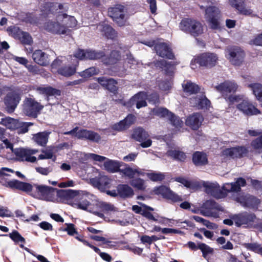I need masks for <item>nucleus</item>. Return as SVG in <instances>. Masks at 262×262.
I'll use <instances>...</instances> for the list:
<instances>
[{"mask_svg": "<svg viewBox=\"0 0 262 262\" xmlns=\"http://www.w3.org/2000/svg\"><path fill=\"white\" fill-rule=\"evenodd\" d=\"M63 5L57 3H47L42 10V14L49 15L50 12L55 13L56 18L48 20L43 25V28L46 31L53 34L68 35L70 33V28L76 26L77 21L71 16L63 13L62 10H65Z\"/></svg>", "mask_w": 262, "mask_h": 262, "instance_id": "nucleus-1", "label": "nucleus"}, {"mask_svg": "<svg viewBox=\"0 0 262 262\" xmlns=\"http://www.w3.org/2000/svg\"><path fill=\"white\" fill-rule=\"evenodd\" d=\"M230 105L235 104L236 108L246 116L257 115L260 112L249 100L244 99L243 95H231L228 97Z\"/></svg>", "mask_w": 262, "mask_h": 262, "instance_id": "nucleus-2", "label": "nucleus"}, {"mask_svg": "<svg viewBox=\"0 0 262 262\" xmlns=\"http://www.w3.org/2000/svg\"><path fill=\"white\" fill-rule=\"evenodd\" d=\"M179 28L182 31L189 33L194 37L198 36L203 32L202 24L191 18L183 19L179 24Z\"/></svg>", "mask_w": 262, "mask_h": 262, "instance_id": "nucleus-3", "label": "nucleus"}, {"mask_svg": "<svg viewBox=\"0 0 262 262\" xmlns=\"http://www.w3.org/2000/svg\"><path fill=\"white\" fill-rule=\"evenodd\" d=\"M155 66L164 70L166 74L169 77V79L165 81H162L159 84L160 89L163 91L169 90L171 88L172 81L171 77L173 75L174 71L173 64L170 62H167L164 59L157 61Z\"/></svg>", "mask_w": 262, "mask_h": 262, "instance_id": "nucleus-4", "label": "nucleus"}, {"mask_svg": "<svg viewBox=\"0 0 262 262\" xmlns=\"http://www.w3.org/2000/svg\"><path fill=\"white\" fill-rule=\"evenodd\" d=\"M237 227H252L257 223V219L252 213L243 212L231 216Z\"/></svg>", "mask_w": 262, "mask_h": 262, "instance_id": "nucleus-5", "label": "nucleus"}, {"mask_svg": "<svg viewBox=\"0 0 262 262\" xmlns=\"http://www.w3.org/2000/svg\"><path fill=\"white\" fill-rule=\"evenodd\" d=\"M152 112L154 115L158 117L168 119L171 124L178 130H179L183 125V121L180 118L175 116L166 108L156 107L152 110Z\"/></svg>", "mask_w": 262, "mask_h": 262, "instance_id": "nucleus-6", "label": "nucleus"}, {"mask_svg": "<svg viewBox=\"0 0 262 262\" xmlns=\"http://www.w3.org/2000/svg\"><path fill=\"white\" fill-rule=\"evenodd\" d=\"M56 191L57 190L53 187L37 184L32 196L48 201H53Z\"/></svg>", "mask_w": 262, "mask_h": 262, "instance_id": "nucleus-7", "label": "nucleus"}, {"mask_svg": "<svg viewBox=\"0 0 262 262\" xmlns=\"http://www.w3.org/2000/svg\"><path fill=\"white\" fill-rule=\"evenodd\" d=\"M226 58L234 65L239 66L244 61L245 53L238 47H228L226 50Z\"/></svg>", "mask_w": 262, "mask_h": 262, "instance_id": "nucleus-8", "label": "nucleus"}, {"mask_svg": "<svg viewBox=\"0 0 262 262\" xmlns=\"http://www.w3.org/2000/svg\"><path fill=\"white\" fill-rule=\"evenodd\" d=\"M220 14V10L215 6H209L205 9V19L211 29H216L219 28V18Z\"/></svg>", "mask_w": 262, "mask_h": 262, "instance_id": "nucleus-9", "label": "nucleus"}, {"mask_svg": "<svg viewBox=\"0 0 262 262\" xmlns=\"http://www.w3.org/2000/svg\"><path fill=\"white\" fill-rule=\"evenodd\" d=\"M223 211V208L212 200L206 201L202 206L200 213L205 216H219V211Z\"/></svg>", "mask_w": 262, "mask_h": 262, "instance_id": "nucleus-10", "label": "nucleus"}, {"mask_svg": "<svg viewBox=\"0 0 262 262\" xmlns=\"http://www.w3.org/2000/svg\"><path fill=\"white\" fill-rule=\"evenodd\" d=\"M217 60V57L215 54L211 53H205L191 61V68L193 69L195 68V66H194L195 63H199L201 66L212 67L215 66Z\"/></svg>", "mask_w": 262, "mask_h": 262, "instance_id": "nucleus-11", "label": "nucleus"}, {"mask_svg": "<svg viewBox=\"0 0 262 262\" xmlns=\"http://www.w3.org/2000/svg\"><path fill=\"white\" fill-rule=\"evenodd\" d=\"M42 108L43 106L34 99L28 98L24 102L23 111L26 116L36 118Z\"/></svg>", "mask_w": 262, "mask_h": 262, "instance_id": "nucleus-12", "label": "nucleus"}, {"mask_svg": "<svg viewBox=\"0 0 262 262\" xmlns=\"http://www.w3.org/2000/svg\"><path fill=\"white\" fill-rule=\"evenodd\" d=\"M4 185L13 189H17L27 192L32 196V194L35 191V187L37 184H31L26 182H23L16 180H13L5 182Z\"/></svg>", "mask_w": 262, "mask_h": 262, "instance_id": "nucleus-13", "label": "nucleus"}, {"mask_svg": "<svg viewBox=\"0 0 262 262\" xmlns=\"http://www.w3.org/2000/svg\"><path fill=\"white\" fill-rule=\"evenodd\" d=\"M108 14L119 26L125 25L126 19L124 6L120 5H116L108 9Z\"/></svg>", "mask_w": 262, "mask_h": 262, "instance_id": "nucleus-14", "label": "nucleus"}, {"mask_svg": "<svg viewBox=\"0 0 262 262\" xmlns=\"http://www.w3.org/2000/svg\"><path fill=\"white\" fill-rule=\"evenodd\" d=\"M38 152V150L26 148L14 149L13 152L21 161H27L31 163H34L37 159L32 155Z\"/></svg>", "mask_w": 262, "mask_h": 262, "instance_id": "nucleus-15", "label": "nucleus"}, {"mask_svg": "<svg viewBox=\"0 0 262 262\" xmlns=\"http://www.w3.org/2000/svg\"><path fill=\"white\" fill-rule=\"evenodd\" d=\"M148 137L147 132L141 127L135 129L132 134V138L141 142L140 146L143 148H147L151 145L152 141L148 139Z\"/></svg>", "mask_w": 262, "mask_h": 262, "instance_id": "nucleus-16", "label": "nucleus"}, {"mask_svg": "<svg viewBox=\"0 0 262 262\" xmlns=\"http://www.w3.org/2000/svg\"><path fill=\"white\" fill-rule=\"evenodd\" d=\"M235 201L244 207H257L260 203L259 199L250 194H239L236 197Z\"/></svg>", "mask_w": 262, "mask_h": 262, "instance_id": "nucleus-17", "label": "nucleus"}, {"mask_svg": "<svg viewBox=\"0 0 262 262\" xmlns=\"http://www.w3.org/2000/svg\"><path fill=\"white\" fill-rule=\"evenodd\" d=\"M20 95L16 92L9 93L4 99L7 111L9 113L14 112L20 100Z\"/></svg>", "mask_w": 262, "mask_h": 262, "instance_id": "nucleus-18", "label": "nucleus"}, {"mask_svg": "<svg viewBox=\"0 0 262 262\" xmlns=\"http://www.w3.org/2000/svg\"><path fill=\"white\" fill-rule=\"evenodd\" d=\"M82 191L72 189L61 190L58 192L59 196L62 198L67 203L72 206L73 203L81 199Z\"/></svg>", "mask_w": 262, "mask_h": 262, "instance_id": "nucleus-19", "label": "nucleus"}, {"mask_svg": "<svg viewBox=\"0 0 262 262\" xmlns=\"http://www.w3.org/2000/svg\"><path fill=\"white\" fill-rule=\"evenodd\" d=\"M72 206L77 208L92 212L101 218L104 217L103 214L95 209L94 204H92L88 200L83 199L82 198L81 199L77 201L76 203H73Z\"/></svg>", "mask_w": 262, "mask_h": 262, "instance_id": "nucleus-20", "label": "nucleus"}, {"mask_svg": "<svg viewBox=\"0 0 262 262\" xmlns=\"http://www.w3.org/2000/svg\"><path fill=\"white\" fill-rule=\"evenodd\" d=\"M155 193L158 194H161L163 197L171 200L173 202H181L185 198H182L171 191L167 187L161 186L155 188Z\"/></svg>", "mask_w": 262, "mask_h": 262, "instance_id": "nucleus-21", "label": "nucleus"}, {"mask_svg": "<svg viewBox=\"0 0 262 262\" xmlns=\"http://www.w3.org/2000/svg\"><path fill=\"white\" fill-rule=\"evenodd\" d=\"M248 150L244 146H237L226 148L223 150L222 155L230 158H241L247 155Z\"/></svg>", "mask_w": 262, "mask_h": 262, "instance_id": "nucleus-22", "label": "nucleus"}, {"mask_svg": "<svg viewBox=\"0 0 262 262\" xmlns=\"http://www.w3.org/2000/svg\"><path fill=\"white\" fill-rule=\"evenodd\" d=\"M246 185V180L243 178H237L235 182L227 183L223 185L222 189L227 195V192H237L241 191V187Z\"/></svg>", "mask_w": 262, "mask_h": 262, "instance_id": "nucleus-23", "label": "nucleus"}, {"mask_svg": "<svg viewBox=\"0 0 262 262\" xmlns=\"http://www.w3.org/2000/svg\"><path fill=\"white\" fill-rule=\"evenodd\" d=\"M136 117L132 115H128L125 119L120 122L113 124L111 128L117 132H123L128 129L136 120Z\"/></svg>", "mask_w": 262, "mask_h": 262, "instance_id": "nucleus-24", "label": "nucleus"}, {"mask_svg": "<svg viewBox=\"0 0 262 262\" xmlns=\"http://www.w3.org/2000/svg\"><path fill=\"white\" fill-rule=\"evenodd\" d=\"M204 186L206 193L215 198L221 199L226 196V193L220 189L219 185L216 183L206 182Z\"/></svg>", "mask_w": 262, "mask_h": 262, "instance_id": "nucleus-25", "label": "nucleus"}, {"mask_svg": "<svg viewBox=\"0 0 262 262\" xmlns=\"http://www.w3.org/2000/svg\"><path fill=\"white\" fill-rule=\"evenodd\" d=\"M215 89L223 95L227 93H235L238 88V85L234 81H226L214 87Z\"/></svg>", "mask_w": 262, "mask_h": 262, "instance_id": "nucleus-26", "label": "nucleus"}, {"mask_svg": "<svg viewBox=\"0 0 262 262\" xmlns=\"http://www.w3.org/2000/svg\"><path fill=\"white\" fill-rule=\"evenodd\" d=\"M61 61L57 59L55 60L52 65V70L57 69V72L60 75L68 77L73 75L76 72V67L75 66H65L63 67H61L60 68H58V67L61 65Z\"/></svg>", "mask_w": 262, "mask_h": 262, "instance_id": "nucleus-27", "label": "nucleus"}, {"mask_svg": "<svg viewBox=\"0 0 262 262\" xmlns=\"http://www.w3.org/2000/svg\"><path fill=\"white\" fill-rule=\"evenodd\" d=\"M76 137L80 139H85L94 142H98L100 136L97 133L87 129H80L76 134Z\"/></svg>", "mask_w": 262, "mask_h": 262, "instance_id": "nucleus-28", "label": "nucleus"}, {"mask_svg": "<svg viewBox=\"0 0 262 262\" xmlns=\"http://www.w3.org/2000/svg\"><path fill=\"white\" fill-rule=\"evenodd\" d=\"M190 103L199 109H208L210 106V101L203 94L191 98Z\"/></svg>", "mask_w": 262, "mask_h": 262, "instance_id": "nucleus-29", "label": "nucleus"}, {"mask_svg": "<svg viewBox=\"0 0 262 262\" xmlns=\"http://www.w3.org/2000/svg\"><path fill=\"white\" fill-rule=\"evenodd\" d=\"M204 120L203 116L199 113H194L186 119L185 123L188 126L194 130L198 129Z\"/></svg>", "mask_w": 262, "mask_h": 262, "instance_id": "nucleus-30", "label": "nucleus"}, {"mask_svg": "<svg viewBox=\"0 0 262 262\" xmlns=\"http://www.w3.org/2000/svg\"><path fill=\"white\" fill-rule=\"evenodd\" d=\"M157 53L162 57L172 59L174 55L168 45L165 42H158L155 46Z\"/></svg>", "mask_w": 262, "mask_h": 262, "instance_id": "nucleus-31", "label": "nucleus"}, {"mask_svg": "<svg viewBox=\"0 0 262 262\" xmlns=\"http://www.w3.org/2000/svg\"><path fill=\"white\" fill-rule=\"evenodd\" d=\"M32 58L35 62L42 66L49 64V55L41 50H35L32 54Z\"/></svg>", "mask_w": 262, "mask_h": 262, "instance_id": "nucleus-32", "label": "nucleus"}, {"mask_svg": "<svg viewBox=\"0 0 262 262\" xmlns=\"http://www.w3.org/2000/svg\"><path fill=\"white\" fill-rule=\"evenodd\" d=\"M229 4L240 14L245 15H250L252 14V10L245 7V0H229Z\"/></svg>", "mask_w": 262, "mask_h": 262, "instance_id": "nucleus-33", "label": "nucleus"}, {"mask_svg": "<svg viewBox=\"0 0 262 262\" xmlns=\"http://www.w3.org/2000/svg\"><path fill=\"white\" fill-rule=\"evenodd\" d=\"M111 180L106 176H100L91 180V182L95 186L101 191H104L110 186Z\"/></svg>", "mask_w": 262, "mask_h": 262, "instance_id": "nucleus-34", "label": "nucleus"}, {"mask_svg": "<svg viewBox=\"0 0 262 262\" xmlns=\"http://www.w3.org/2000/svg\"><path fill=\"white\" fill-rule=\"evenodd\" d=\"M36 90L39 94L45 95L48 101L50 97L54 96L56 97L61 95L60 90L51 86H39L36 88Z\"/></svg>", "mask_w": 262, "mask_h": 262, "instance_id": "nucleus-35", "label": "nucleus"}, {"mask_svg": "<svg viewBox=\"0 0 262 262\" xmlns=\"http://www.w3.org/2000/svg\"><path fill=\"white\" fill-rule=\"evenodd\" d=\"M119 172L120 174L129 179H132L136 176H143V173L139 168H133L126 164L124 165L123 168L119 169Z\"/></svg>", "mask_w": 262, "mask_h": 262, "instance_id": "nucleus-36", "label": "nucleus"}, {"mask_svg": "<svg viewBox=\"0 0 262 262\" xmlns=\"http://www.w3.org/2000/svg\"><path fill=\"white\" fill-rule=\"evenodd\" d=\"M99 83L110 92L115 93L117 91V81L113 78L99 77L97 78Z\"/></svg>", "mask_w": 262, "mask_h": 262, "instance_id": "nucleus-37", "label": "nucleus"}, {"mask_svg": "<svg viewBox=\"0 0 262 262\" xmlns=\"http://www.w3.org/2000/svg\"><path fill=\"white\" fill-rule=\"evenodd\" d=\"M50 134V133L48 132L38 133L33 135L32 140L38 145L44 147L48 143Z\"/></svg>", "mask_w": 262, "mask_h": 262, "instance_id": "nucleus-38", "label": "nucleus"}, {"mask_svg": "<svg viewBox=\"0 0 262 262\" xmlns=\"http://www.w3.org/2000/svg\"><path fill=\"white\" fill-rule=\"evenodd\" d=\"M104 162V168L107 171L111 172H115L119 171L120 167L122 166L123 163L119 162L117 161L107 159ZM105 159L104 160L105 161Z\"/></svg>", "mask_w": 262, "mask_h": 262, "instance_id": "nucleus-39", "label": "nucleus"}, {"mask_svg": "<svg viewBox=\"0 0 262 262\" xmlns=\"http://www.w3.org/2000/svg\"><path fill=\"white\" fill-rule=\"evenodd\" d=\"M118 194L123 198L132 197L134 195V190L127 184H120L117 187Z\"/></svg>", "mask_w": 262, "mask_h": 262, "instance_id": "nucleus-40", "label": "nucleus"}, {"mask_svg": "<svg viewBox=\"0 0 262 262\" xmlns=\"http://www.w3.org/2000/svg\"><path fill=\"white\" fill-rule=\"evenodd\" d=\"M97 28L103 35L108 38L113 39L116 36L115 31L108 25L101 24L97 26Z\"/></svg>", "mask_w": 262, "mask_h": 262, "instance_id": "nucleus-41", "label": "nucleus"}, {"mask_svg": "<svg viewBox=\"0 0 262 262\" xmlns=\"http://www.w3.org/2000/svg\"><path fill=\"white\" fill-rule=\"evenodd\" d=\"M78 155L79 162L82 163H84L89 159L99 162H103L106 159V157L95 154L79 153Z\"/></svg>", "mask_w": 262, "mask_h": 262, "instance_id": "nucleus-42", "label": "nucleus"}, {"mask_svg": "<svg viewBox=\"0 0 262 262\" xmlns=\"http://www.w3.org/2000/svg\"><path fill=\"white\" fill-rule=\"evenodd\" d=\"M192 161L195 165L197 166L205 165L208 162L206 155L200 151H196L193 154Z\"/></svg>", "mask_w": 262, "mask_h": 262, "instance_id": "nucleus-43", "label": "nucleus"}, {"mask_svg": "<svg viewBox=\"0 0 262 262\" xmlns=\"http://www.w3.org/2000/svg\"><path fill=\"white\" fill-rule=\"evenodd\" d=\"M0 123L10 129L19 127V121L9 117L2 118Z\"/></svg>", "mask_w": 262, "mask_h": 262, "instance_id": "nucleus-44", "label": "nucleus"}, {"mask_svg": "<svg viewBox=\"0 0 262 262\" xmlns=\"http://www.w3.org/2000/svg\"><path fill=\"white\" fill-rule=\"evenodd\" d=\"M184 92L188 94H193L198 93L200 88L197 84L190 81L184 82L182 84Z\"/></svg>", "mask_w": 262, "mask_h": 262, "instance_id": "nucleus-45", "label": "nucleus"}, {"mask_svg": "<svg viewBox=\"0 0 262 262\" xmlns=\"http://www.w3.org/2000/svg\"><path fill=\"white\" fill-rule=\"evenodd\" d=\"M248 87L251 89L256 99L259 101H262V85L256 83L249 84Z\"/></svg>", "mask_w": 262, "mask_h": 262, "instance_id": "nucleus-46", "label": "nucleus"}, {"mask_svg": "<svg viewBox=\"0 0 262 262\" xmlns=\"http://www.w3.org/2000/svg\"><path fill=\"white\" fill-rule=\"evenodd\" d=\"M167 155L168 156L180 161H184L186 158V156L184 152L177 149L168 150Z\"/></svg>", "mask_w": 262, "mask_h": 262, "instance_id": "nucleus-47", "label": "nucleus"}, {"mask_svg": "<svg viewBox=\"0 0 262 262\" xmlns=\"http://www.w3.org/2000/svg\"><path fill=\"white\" fill-rule=\"evenodd\" d=\"M95 209L102 214V212L112 211L114 209L113 205L105 202H98L95 204Z\"/></svg>", "mask_w": 262, "mask_h": 262, "instance_id": "nucleus-48", "label": "nucleus"}, {"mask_svg": "<svg viewBox=\"0 0 262 262\" xmlns=\"http://www.w3.org/2000/svg\"><path fill=\"white\" fill-rule=\"evenodd\" d=\"M104 54L103 52L86 50H85V59L96 60L103 57Z\"/></svg>", "mask_w": 262, "mask_h": 262, "instance_id": "nucleus-49", "label": "nucleus"}, {"mask_svg": "<svg viewBox=\"0 0 262 262\" xmlns=\"http://www.w3.org/2000/svg\"><path fill=\"white\" fill-rule=\"evenodd\" d=\"M130 184L134 188L139 190H144L147 187L145 181L141 178L133 179Z\"/></svg>", "mask_w": 262, "mask_h": 262, "instance_id": "nucleus-50", "label": "nucleus"}, {"mask_svg": "<svg viewBox=\"0 0 262 262\" xmlns=\"http://www.w3.org/2000/svg\"><path fill=\"white\" fill-rule=\"evenodd\" d=\"M147 98V94L145 92H141L134 96L129 100L131 105H134L138 101H145Z\"/></svg>", "mask_w": 262, "mask_h": 262, "instance_id": "nucleus-51", "label": "nucleus"}, {"mask_svg": "<svg viewBox=\"0 0 262 262\" xmlns=\"http://www.w3.org/2000/svg\"><path fill=\"white\" fill-rule=\"evenodd\" d=\"M146 174L151 181L154 182L160 181L165 178L164 174L160 172H148Z\"/></svg>", "mask_w": 262, "mask_h": 262, "instance_id": "nucleus-52", "label": "nucleus"}, {"mask_svg": "<svg viewBox=\"0 0 262 262\" xmlns=\"http://www.w3.org/2000/svg\"><path fill=\"white\" fill-rule=\"evenodd\" d=\"M5 129L0 127V140L3 141L7 148L10 149L13 152V144L5 137Z\"/></svg>", "mask_w": 262, "mask_h": 262, "instance_id": "nucleus-53", "label": "nucleus"}, {"mask_svg": "<svg viewBox=\"0 0 262 262\" xmlns=\"http://www.w3.org/2000/svg\"><path fill=\"white\" fill-rule=\"evenodd\" d=\"M251 145L258 153H262V133L260 136L252 141Z\"/></svg>", "mask_w": 262, "mask_h": 262, "instance_id": "nucleus-54", "label": "nucleus"}, {"mask_svg": "<svg viewBox=\"0 0 262 262\" xmlns=\"http://www.w3.org/2000/svg\"><path fill=\"white\" fill-rule=\"evenodd\" d=\"M98 73V70H97L95 67H91L81 72H79V75L81 77L88 78L97 74Z\"/></svg>", "mask_w": 262, "mask_h": 262, "instance_id": "nucleus-55", "label": "nucleus"}, {"mask_svg": "<svg viewBox=\"0 0 262 262\" xmlns=\"http://www.w3.org/2000/svg\"><path fill=\"white\" fill-rule=\"evenodd\" d=\"M198 248L201 250L203 253V256L206 258L207 255L212 254L213 249L204 243H199Z\"/></svg>", "mask_w": 262, "mask_h": 262, "instance_id": "nucleus-56", "label": "nucleus"}, {"mask_svg": "<svg viewBox=\"0 0 262 262\" xmlns=\"http://www.w3.org/2000/svg\"><path fill=\"white\" fill-rule=\"evenodd\" d=\"M9 237L15 243H21L24 244L25 242V239L17 232V231H13L12 233L9 234Z\"/></svg>", "mask_w": 262, "mask_h": 262, "instance_id": "nucleus-57", "label": "nucleus"}, {"mask_svg": "<svg viewBox=\"0 0 262 262\" xmlns=\"http://www.w3.org/2000/svg\"><path fill=\"white\" fill-rule=\"evenodd\" d=\"M23 44L30 45L32 42L31 36L28 33L22 32L18 39Z\"/></svg>", "mask_w": 262, "mask_h": 262, "instance_id": "nucleus-58", "label": "nucleus"}, {"mask_svg": "<svg viewBox=\"0 0 262 262\" xmlns=\"http://www.w3.org/2000/svg\"><path fill=\"white\" fill-rule=\"evenodd\" d=\"M7 31L10 35L16 39H18V37H20V34H21L23 32L17 27L15 26L9 27L7 29Z\"/></svg>", "mask_w": 262, "mask_h": 262, "instance_id": "nucleus-59", "label": "nucleus"}, {"mask_svg": "<svg viewBox=\"0 0 262 262\" xmlns=\"http://www.w3.org/2000/svg\"><path fill=\"white\" fill-rule=\"evenodd\" d=\"M120 54L118 51H113L110 54L108 61H106L105 63L108 64H114L120 59Z\"/></svg>", "mask_w": 262, "mask_h": 262, "instance_id": "nucleus-60", "label": "nucleus"}, {"mask_svg": "<svg viewBox=\"0 0 262 262\" xmlns=\"http://www.w3.org/2000/svg\"><path fill=\"white\" fill-rule=\"evenodd\" d=\"M33 123L31 122H24L19 121V127L16 129H18V133L19 134H25L28 131V127L33 125Z\"/></svg>", "mask_w": 262, "mask_h": 262, "instance_id": "nucleus-61", "label": "nucleus"}, {"mask_svg": "<svg viewBox=\"0 0 262 262\" xmlns=\"http://www.w3.org/2000/svg\"><path fill=\"white\" fill-rule=\"evenodd\" d=\"M25 21L32 24L38 25L39 24V19L37 17L32 13L27 14Z\"/></svg>", "mask_w": 262, "mask_h": 262, "instance_id": "nucleus-62", "label": "nucleus"}, {"mask_svg": "<svg viewBox=\"0 0 262 262\" xmlns=\"http://www.w3.org/2000/svg\"><path fill=\"white\" fill-rule=\"evenodd\" d=\"M36 172L43 176H47L53 171V168L51 166L48 167H35Z\"/></svg>", "mask_w": 262, "mask_h": 262, "instance_id": "nucleus-63", "label": "nucleus"}, {"mask_svg": "<svg viewBox=\"0 0 262 262\" xmlns=\"http://www.w3.org/2000/svg\"><path fill=\"white\" fill-rule=\"evenodd\" d=\"M126 61L129 64V67L132 69H136L137 66L139 64V62L137 61L132 55H126Z\"/></svg>", "mask_w": 262, "mask_h": 262, "instance_id": "nucleus-64", "label": "nucleus"}]
</instances>
